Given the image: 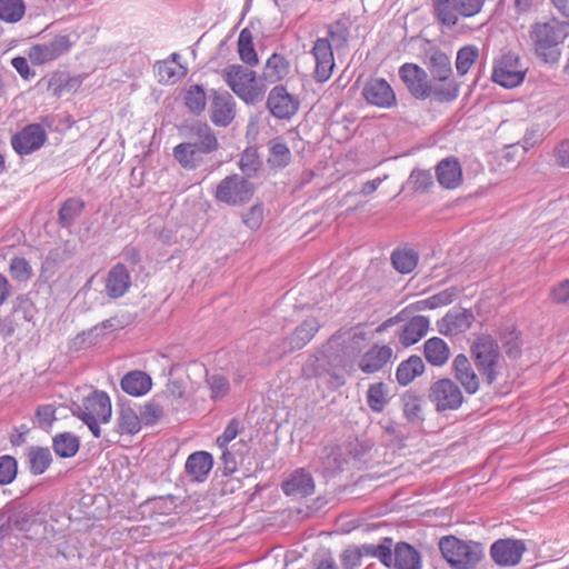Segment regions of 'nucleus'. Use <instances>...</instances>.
<instances>
[{
    "label": "nucleus",
    "instance_id": "obj_18",
    "mask_svg": "<svg viewBox=\"0 0 569 569\" xmlns=\"http://www.w3.org/2000/svg\"><path fill=\"white\" fill-rule=\"evenodd\" d=\"M393 350L390 346L375 343L359 360V369L365 373L380 371L392 358Z\"/></svg>",
    "mask_w": 569,
    "mask_h": 569
},
{
    "label": "nucleus",
    "instance_id": "obj_20",
    "mask_svg": "<svg viewBox=\"0 0 569 569\" xmlns=\"http://www.w3.org/2000/svg\"><path fill=\"white\" fill-rule=\"evenodd\" d=\"M131 286V277L123 263L114 264L108 272L106 279V293L111 299H117L126 295Z\"/></svg>",
    "mask_w": 569,
    "mask_h": 569
},
{
    "label": "nucleus",
    "instance_id": "obj_21",
    "mask_svg": "<svg viewBox=\"0 0 569 569\" xmlns=\"http://www.w3.org/2000/svg\"><path fill=\"white\" fill-rule=\"evenodd\" d=\"M184 130V136L194 139L193 143H198L204 153H211L218 149V139L207 122L196 120L187 126Z\"/></svg>",
    "mask_w": 569,
    "mask_h": 569
},
{
    "label": "nucleus",
    "instance_id": "obj_37",
    "mask_svg": "<svg viewBox=\"0 0 569 569\" xmlns=\"http://www.w3.org/2000/svg\"><path fill=\"white\" fill-rule=\"evenodd\" d=\"M419 254L413 249H396L391 254L392 266L400 273H410L418 264Z\"/></svg>",
    "mask_w": 569,
    "mask_h": 569
},
{
    "label": "nucleus",
    "instance_id": "obj_24",
    "mask_svg": "<svg viewBox=\"0 0 569 569\" xmlns=\"http://www.w3.org/2000/svg\"><path fill=\"white\" fill-rule=\"evenodd\" d=\"M281 489L287 496L308 497L315 492V481L305 469H297L282 482Z\"/></svg>",
    "mask_w": 569,
    "mask_h": 569
},
{
    "label": "nucleus",
    "instance_id": "obj_4",
    "mask_svg": "<svg viewBox=\"0 0 569 569\" xmlns=\"http://www.w3.org/2000/svg\"><path fill=\"white\" fill-rule=\"evenodd\" d=\"M377 559L391 569H421V553L410 543L400 541L395 545L391 538H383L378 543Z\"/></svg>",
    "mask_w": 569,
    "mask_h": 569
},
{
    "label": "nucleus",
    "instance_id": "obj_22",
    "mask_svg": "<svg viewBox=\"0 0 569 569\" xmlns=\"http://www.w3.org/2000/svg\"><path fill=\"white\" fill-rule=\"evenodd\" d=\"M437 180L446 189H455L462 182V169L455 157L442 159L436 167Z\"/></svg>",
    "mask_w": 569,
    "mask_h": 569
},
{
    "label": "nucleus",
    "instance_id": "obj_32",
    "mask_svg": "<svg viewBox=\"0 0 569 569\" xmlns=\"http://www.w3.org/2000/svg\"><path fill=\"white\" fill-rule=\"evenodd\" d=\"M289 71L288 60L279 53H272L266 61L261 78L269 83H274L287 77Z\"/></svg>",
    "mask_w": 569,
    "mask_h": 569
},
{
    "label": "nucleus",
    "instance_id": "obj_61",
    "mask_svg": "<svg viewBox=\"0 0 569 569\" xmlns=\"http://www.w3.org/2000/svg\"><path fill=\"white\" fill-rule=\"evenodd\" d=\"M457 3L459 14L463 17H472L480 12L483 0H453Z\"/></svg>",
    "mask_w": 569,
    "mask_h": 569
},
{
    "label": "nucleus",
    "instance_id": "obj_14",
    "mask_svg": "<svg viewBox=\"0 0 569 569\" xmlns=\"http://www.w3.org/2000/svg\"><path fill=\"white\" fill-rule=\"evenodd\" d=\"M46 140L47 132L43 127L39 123H31L12 137L11 144L17 153L30 154L40 149Z\"/></svg>",
    "mask_w": 569,
    "mask_h": 569
},
{
    "label": "nucleus",
    "instance_id": "obj_29",
    "mask_svg": "<svg viewBox=\"0 0 569 569\" xmlns=\"http://www.w3.org/2000/svg\"><path fill=\"white\" fill-rule=\"evenodd\" d=\"M29 470L33 476L44 473L52 462V455L47 447L31 446L26 450Z\"/></svg>",
    "mask_w": 569,
    "mask_h": 569
},
{
    "label": "nucleus",
    "instance_id": "obj_5",
    "mask_svg": "<svg viewBox=\"0 0 569 569\" xmlns=\"http://www.w3.org/2000/svg\"><path fill=\"white\" fill-rule=\"evenodd\" d=\"M471 356L481 377L492 385L502 369V357L491 336H480L471 345Z\"/></svg>",
    "mask_w": 569,
    "mask_h": 569
},
{
    "label": "nucleus",
    "instance_id": "obj_58",
    "mask_svg": "<svg viewBox=\"0 0 569 569\" xmlns=\"http://www.w3.org/2000/svg\"><path fill=\"white\" fill-rule=\"evenodd\" d=\"M502 346L509 358L516 359L521 353V343L519 335L515 331H511L503 336Z\"/></svg>",
    "mask_w": 569,
    "mask_h": 569
},
{
    "label": "nucleus",
    "instance_id": "obj_44",
    "mask_svg": "<svg viewBox=\"0 0 569 569\" xmlns=\"http://www.w3.org/2000/svg\"><path fill=\"white\" fill-rule=\"evenodd\" d=\"M479 58V49L475 44L461 47L457 52L456 69L459 76H465Z\"/></svg>",
    "mask_w": 569,
    "mask_h": 569
},
{
    "label": "nucleus",
    "instance_id": "obj_47",
    "mask_svg": "<svg viewBox=\"0 0 569 569\" xmlns=\"http://www.w3.org/2000/svg\"><path fill=\"white\" fill-rule=\"evenodd\" d=\"M270 157L268 162L272 167L284 168L291 161V152L287 143L279 140H271L269 142Z\"/></svg>",
    "mask_w": 569,
    "mask_h": 569
},
{
    "label": "nucleus",
    "instance_id": "obj_49",
    "mask_svg": "<svg viewBox=\"0 0 569 569\" xmlns=\"http://www.w3.org/2000/svg\"><path fill=\"white\" fill-rule=\"evenodd\" d=\"M9 272L13 280L27 282L33 276L29 261L22 257H13L9 262Z\"/></svg>",
    "mask_w": 569,
    "mask_h": 569
},
{
    "label": "nucleus",
    "instance_id": "obj_33",
    "mask_svg": "<svg viewBox=\"0 0 569 569\" xmlns=\"http://www.w3.org/2000/svg\"><path fill=\"white\" fill-rule=\"evenodd\" d=\"M378 549V543H363L359 547L347 548L341 553V563L343 569H357L361 565L362 557L377 558V552L372 550Z\"/></svg>",
    "mask_w": 569,
    "mask_h": 569
},
{
    "label": "nucleus",
    "instance_id": "obj_30",
    "mask_svg": "<svg viewBox=\"0 0 569 569\" xmlns=\"http://www.w3.org/2000/svg\"><path fill=\"white\" fill-rule=\"evenodd\" d=\"M428 67L435 81L443 82L452 74L450 58L440 50H433L428 54Z\"/></svg>",
    "mask_w": 569,
    "mask_h": 569
},
{
    "label": "nucleus",
    "instance_id": "obj_15",
    "mask_svg": "<svg viewBox=\"0 0 569 569\" xmlns=\"http://www.w3.org/2000/svg\"><path fill=\"white\" fill-rule=\"evenodd\" d=\"M525 551L526 545L522 540L507 538L491 545L490 556L497 565L508 567L518 565Z\"/></svg>",
    "mask_w": 569,
    "mask_h": 569
},
{
    "label": "nucleus",
    "instance_id": "obj_17",
    "mask_svg": "<svg viewBox=\"0 0 569 569\" xmlns=\"http://www.w3.org/2000/svg\"><path fill=\"white\" fill-rule=\"evenodd\" d=\"M452 371L455 378L468 395H475L479 391L480 378L467 356L459 353L455 357Z\"/></svg>",
    "mask_w": 569,
    "mask_h": 569
},
{
    "label": "nucleus",
    "instance_id": "obj_19",
    "mask_svg": "<svg viewBox=\"0 0 569 569\" xmlns=\"http://www.w3.org/2000/svg\"><path fill=\"white\" fill-rule=\"evenodd\" d=\"M475 318L468 310H451L437 322L438 331L445 336H456L467 331Z\"/></svg>",
    "mask_w": 569,
    "mask_h": 569
},
{
    "label": "nucleus",
    "instance_id": "obj_3",
    "mask_svg": "<svg viewBox=\"0 0 569 569\" xmlns=\"http://www.w3.org/2000/svg\"><path fill=\"white\" fill-rule=\"evenodd\" d=\"M439 549L446 561L455 569H473L485 557L482 543L445 536L439 540Z\"/></svg>",
    "mask_w": 569,
    "mask_h": 569
},
{
    "label": "nucleus",
    "instance_id": "obj_54",
    "mask_svg": "<svg viewBox=\"0 0 569 569\" xmlns=\"http://www.w3.org/2000/svg\"><path fill=\"white\" fill-rule=\"evenodd\" d=\"M139 415L144 425H154L163 416V409L156 400H151L140 408Z\"/></svg>",
    "mask_w": 569,
    "mask_h": 569
},
{
    "label": "nucleus",
    "instance_id": "obj_38",
    "mask_svg": "<svg viewBox=\"0 0 569 569\" xmlns=\"http://www.w3.org/2000/svg\"><path fill=\"white\" fill-rule=\"evenodd\" d=\"M435 16L438 21L447 27H453L458 22L459 11L453 0H432Z\"/></svg>",
    "mask_w": 569,
    "mask_h": 569
},
{
    "label": "nucleus",
    "instance_id": "obj_10",
    "mask_svg": "<svg viewBox=\"0 0 569 569\" xmlns=\"http://www.w3.org/2000/svg\"><path fill=\"white\" fill-rule=\"evenodd\" d=\"M210 120L217 127H228L236 118L237 103L227 90H211Z\"/></svg>",
    "mask_w": 569,
    "mask_h": 569
},
{
    "label": "nucleus",
    "instance_id": "obj_39",
    "mask_svg": "<svg viewBox=\"0 0 569 569\" xmlns=\"http://www.w3.org/2000/svg\"><path fill=\"white\" fill-rule=\"evenodd\" d=\"M388 386L385 382H376L369 386L367 403L373 412H382L389 403Z\"/></svg>",
    "mask_w": 569,
    "mask_h": 569
},
{
    "label": "nucleus",
    "instance_id": "obj_25",
    "mask_svg": "<svg viewBox=\"0 0 569 569\" xmlns=\"http://www.w3.org/2000/svg\"><path fill=\"white\" fill-rule=\"evenodd\" d=\"M213 467V458L207 451L191 453L184 463V471L191 480L202 482Z\"/></svg>",
    "mask_w": 569,
    "mask_h": 569
},
{
    "label": "nucleus",
    "instance_id": "obj_62",
    "mask_svg": "<svg viewBox=\"0 0 569 569\" xmlns=\"http://www.w3.org/2000/svg\"><path fill=\"white\" fill-rule=\"evenodd\" d=\"M56 58L60 57L70 49V40L68 36H56L49 42H46Z\"/></svg>",
    "mask_w": 569,
    "mask_h": 569
},
{
    "label": "nucleus",
    "instance_id": "obj_50",
    "mask_svg": "<svg viewBox=\"0 0 569 569\" xmlns=\"http://www.w3.org/2000/svg\"><path fill=\"white\" fill-rule=\"evenodd\" d=\"M18 473V462L9 455L0 456V486L13 482Z\"/></svg>",
    "mask_w": 569,
    "mask_h": 569
},
{
    "label": "nucleus",
    "instance_id": "obj_48",
    "mask_svg": "<svg viewBox=\"0 0 569 569\" xmlns=\"http://www.w3.org/2000/svg\"><path fill=\"white\" fill-rule=\"evenodd\" d=\"M349 19L342 18L328 26V36L336 49L345 47L350 34Z\"/></svg>",
    "mask_w": 569,
    "mask_h": 569
},
{
    "label": "nucleus",
    "instance_id": "obj_26",
    "mask_svg": "<svg viewBox=\"0 0 569 569\" xmlns=\"http://www.w3.org/2000/svg\"><path fill=\"white\" fill-rule=\"evenodd\" d=\"M319 329L320 323L317 318H307L288 337L289 350L302 349L315 337Z\"/></svg>",
    "mask_w": 569,
    "mask_h": 569
},
{
    "label": "nucleus",
    "instance_id": "obj_1",
    "mask_svg": "<svg viewBox=\"0 0 569 569\" xmlns=\"http://www.w3.org/2000/svg\"><path fill=\"white\" fill-rule=\"evenodd\" d=\"M569 23L556 18L537 21L529 29V39L537 57L547 64H556L561 56V44L568 37Z\"/></svg>",
    "mask_w": 569,
    "mask_h": 569
},
{
    "label": "nucleus",
    "instance_id": "obj_23",
    "mask_svg": "<svg viewBox=\"0 0 569 569\" xmlns=\"http://www.w3.org/2000/svg\"><path fill=\"white\" fill-rule=\"evenodd\" d=\"M429 326L430 321L426 316H415L410 318L398 332L399 342L403 347H410L417 343L426 336Z\"/></svg>",
    "mask_w": 569,
    "mask_h": 569
},
{
    "label": "nucleus",
    "instance_id": "obj_64",
    "mask_svg": "<svg viewBox=\"0 0 569 569\" xmlns=\"http://www.w3.org/2000/svg\"><path fill=\"white\" fill-rule=\"evenodd\" d=\"M551 296L555 302L565 303L569 300V280L561 281L551 291Z\"/></svg>",
    "mask_w": 569,
    "mask_h": 569
},
{
    "label": "nucleus",
    "instance_id": "obj_56",
    "mask_svg": "<svg viewBox=\"0 0 569 569\" xmlns=\"http://www.w3.org/2000/svg\"><path fill=\"white\" fill-rule=\"evenodd\" d=\"M29 58L34 64H43L57 59L47 43L32 46L29 51Z\"/></svg>",
    "mask_w": 569,
    "mask_h": 569
},
{
    "label": "nucleus",
    "instance_id": "obj_34",
    "mask_svg": "<svg viewBox=\"0 0 569 569\" xmlns=\"http://www.w3.org/2000/svg\"><path fill=\"white\" fill-rule=\"evenodd\" d=\"M141 429V419L131 407L121 405L117 416V432L134 435Z\"/></svg>",
    "mask_w": 569,
    "mask_h": 569
},
{
    "label": "nucleus",
    "instance_id": "obj_52",
    "mask_svg": "<svg viewBox=\"0 0 569 569\" xmlns=\"http://www.w3.org/2000/svg\"><path fill=\"white\" fill-rule=\"evenodd\" d=\"M33 523L31 515L26 510H14L8 516L7 525L11 530L29 531Z\"/></svg>",
    "mask_w": 569,
    "mask_h": 569
},
{
    "label": "nucleus",
    "instance_id": "obj_40",
    "mask_svg": "<svg viewBox=\"0 0 569 569\" xmlns=\"http://www.w3.org/2000/svg\"><path fill=\"white\" fill-rule=\"evenodd\" d=\"M83 207L84 202L79 198L67 199L58 212V219L61 227H71L76 219L81 214Z\"/></svg>",
    "mask_w": 569,
    "mask_h": 569
},
{
    "label": "nucleus",
    "instance_id": "obj_46",
    "mask_svg": "<svg viewBox=\"0 0 569 569\" xmlns=\"http://www.w3.org/2000/svg\"><path fill=\"white\" fill-rule=\"evenodd\" d=\"M24 12L23 0H0V20L16 23L22 19Z\"/></svg>",
    "mask_w": 569,
    "mask_h": 569
},
{
    "label": "nucleus",
    "instance_id": "obj_51",
    "mask_svg": "<svg viewBox=\"0 0 569 569\" xmlns=\"http://www.w3.org/2000/svg\"><path fill=\"white\" fill-rule=\"evenodd\" d=\"M206 382L213 400L224 397L229 392V381L220 373H207Z\"/></svg>",
    "mask_w": 569,
    "mask_h": 569
},
{
    "label": "nucleus",
    "instance_id": "obj_28",
    "mask_svg": "<svg viewBox=\"0 0 569 569\" xmlns=\"http://www.w3.org/2000/svg\"><path fill=\"white\" fill-rule=\"evenodd\" d=\"M120 385L126 393L133 397H140L151 389L152 381L146 372L134 370L124 375Z\"/></svg>",
    "mask_w": 569,
    "mask_h": 569
},
{
    "label": "nucleus",
    "instance_id": "obj_43",
    "mask_svg": "<svg viewBox=\"0 0 569 569\" xmlns=\"http://www.w3.org/2000/svg\"><path fill=\"white\" fill-rule=\"evenodd\" d=\"M238 53L242 62L250 67L258 64V56L253 47L252 34L248 29L241 30L238 38Z\"/></svg>",
    "mask_w": 569,
    "mask_h": 569
},
{
    "label": "nucleus",
    "instance_id": "obj_45",
    "mask_svg": "<svg viewBox=\"0 0 569 569\" xmlns=\"http://www.w3.org/2000/svg\"><path fill=\"white\" fill-rule=\"evenodd\" d=\"M430 97H433L439 102H450L457 99L459 94L458 83L449 79L441 83H429Z\"/></svg>",
    "mask_w": 569,
    "mask_h": 569
},
{
    "label": "nucleus",
    "instance_id": "obj_2",
    "mask_svg": "<svg viewBox=\"0 0 569 569\" xmlns=\"http://www.w3.org/2000/svg\"><path fill=\"white\" fill-rule=\"evenodd\" d=\"M222 78L246 104H256L263 100L267 87L256 71L241 64H230L222 70Z\"/></svg>",
    "mask_w": 569,
    "mask_h": 569
},
{
    "label": "nucleus",
    "instance_id": "obj_57",
    "mask_svg": "<svg viewBox=\"0 0 569 569\" xmlns=\"http://www.w3.org/2000/svg\"><path fill=\"white\" fill-rule=\"evenodd\" d=\"M242 430V426L240 421L236 418L231 419L230 422L224 428L223 432L217 438L216 442L218 447H227L229 443L236 439V437Z\"/></svg>",
    "mask_w": 569,
    "mask_h": 569
},
{
    "label": "nucleus",
    "instance_id": "obj_55",
    "mask_svg": "<svg viewBox=\"0 0 569 569\" xmlns=\"http://www.w3.org/2000/svg\"><path fill=\"white\" fill-rule=\"evenodd\" d=\"M410 182L416 191L425 192L433 184L430 171L416 169L410 174Z\"/></svg>",
    "mask_w": 569,
    "mask_h": 569
},
{
    "label": "nucleus",
    "instance_id": "obj_16",
    "mask_svg": "<svg viewBox=\"0 0 569 569\" xmlns=\"http://www.w3.org/2000/svg\"><path fill=\"white\" fill-rule=\"evenodd\" d=\"M316 60L315 79L318 82H326L332 74L335 58L332 44L328 38H318L312 48Z\"/></svg>",
    "mask_w": 569,
    "mask_h": 569
},
{
    "label": "nucleus",
    "instance_id": "obj_42",
    "mask_svg": "<svg viewBox=\"0 0 569 569\" xmlns=\"http://www.w3.org/2000/svg\"><path fill=\"white\" fill-rule=\"evenodd\" d=\"M183 100L188 110L196 116H199L206 109L207 96L202 86H190L184 92Z\"/></svg>",
    "mask_w": 569,
    "mask_h": 569
},
{
    "label": "nucleus",
    "instance_id": "obj_8",
    "mask_svg": "<svg viewBox=\"0 0 569 569\" xmlns=\"http://www.w3.org/2000/svg\"><path fill=\"white\" fill-rule=\"evenodd\" d=\"M428 398L438 412L457 410L463 403L460 387L449 378L433 382L429 388Z\"/></svg>",
    "mask_w": 569,
    "mask_h": 569
},
{
    "label": "nucleus",
    "instance_id": "obj_35",
    "mask_svg": "<svg viewBox=\"0 0 569 569\" xmlns=\"http://www.w3.org/2000/svg\"><path fill=\"white\" fill-rule=\"evenodd\" d=\"M425 371V363L419 356H410L397 369L396 378L401 386H407Z\"/></svg>",
    "mask_w": 569,
    "mask_h": 569
},
{
    "label": "nucleus",
    "instance_id": "obj_13",
    "mask_svg": "<svg viewBox=\"0 0 569 569\" xmlns=\"http://www.w3.org/2000/svg\"><path fill=\"white\" fill-rule=\"evenodd\" d=\"M399 77L416 99L430 98V80L422 68L413 63H405L399 68Z\"/></svg>",
    "mask_w": 569,
    "mask_h": 569
},
{
    "label": "nucleus",
    "instance_id": "obj_53",
    "mask_svg": "<svg viewBox=\"0 0 569 569\" xmlns=\"http://www.w3.org/2000/svg\"><path fill=\"white\" fill-rule=\"evenodd\" d=\"M238 445L246 446L243 441H239ZM237 443H234L231 448L229 446L227 447H219L221 449V461H222V473L223 476H230L238 469V462H237V452L232 450Z\"/></svg>",
    "mask_w": 569,
    "mask_h": 569
},
{
    "label": "nucleus",
    "instance_id": "obj_59",
    "mask_svg": "<svg viewBox=\"0 0 569 569\" xmlns=\"http://www.w3.org/2000/svg\"><path fill=\"white\" fill-rule=\"evenodd\" d=\"M403 412L410 421L418 419L421 412L420 399L415 395L407 393L403 397Z\"/></svg>",
    "mask_w": 569,
    "mask_h": 569
},
{
    "label": "nucleus",
    "instance_id": "obj_60",
    "mask_svg": "<svg viewBox=\"0 0 569 569\" xmlns=\"http://www.w3.org/2000/svg\"><path fill=\"white\" fill-rule=\"evenodd\" d=\"M457 297V289L451 287L447 288L431 297H429V306H431V309H436L438 307L447 306L453 302V300Z\"/></svg>",
    "mask_w": 569,
    "mask_h": 569
},
{
    "label": "nucleus",
    "instance_id": "obj_9",
    "mask_svg": "<svg viewBox=\"0 0 569 569\" xmlns=\"http://www.w3.org/2000/svg\"><path fill=\"white\" fill-rule=\"evenodd\" d=\"M526 70L515 53H505L493 67L491 79L505 88H515L525 79Z\"/></svg>",
    "mask_w": 569,
    "mask_h": 569
},
{
    "label": "nucleus",
    "instance_id": "obj_36",
    "mask_svg": "<svg viewBox=\"0 0 569 569\" xmlns=\"http://www.w3.org/2000/svg\"><path fill=\"white\" fill-rule=\"evenodd\" d=\"M52 447L59 457L71 458L77 455L80 441L74 435L70 432H62L53 437Z\"/></svg>",
    "mask_w": 569,
    "mask_h": 569
},
{
    "label": "nucleus",
    "instance_id": "obj_11",
    "mask_svg": "<svg viewBox=\"0 0 569 569\" xmlns=\"http://www.w3.org/2000/svg\"><path fill=\"white\" fill-rule=\"evenodd\" d=\"M299 100L290 94L283 86L273 87L267 98L270 113L280 120L291 119L299 110Z\"/></svg>",
    "mask_w": 569,
    "mask_h": 569
},
{
    "label": "nucleus",
    "instance_id": "obj_12",
    "mask_svg": "<svg viewBox=\"0 0 569 569\" xmlns=\"http://www.w3.org/2000/svg\"><path fill=\"white\" fill-rule=\"evenodd\" d=\"M361 94L367 103L378 108L390 109L397 104L392 87L382 78L369 79L365 83Z\"/></svg>",
    "mask_w": 569,
    "mask_h": 569
},
{
    "label": "nucleus",
    "instance_id": "obj_63",
    "mask_svg": "<svg viewBox=\"0 0 569 569\" xmlns=\"http://www.w3.org/2000/svg\"><path fill=\"white\" fill-rule=\"evenodd\" d=\"M54 413L52 405H42L37 408L36 417L41 426H50L56 420Z\"/></svg>",
    "mask_w": 569,
    "mask_h": 569
},
{
    "label": "nucleus",
    "instance_id": "obj_27",
    "mask_svg": "<svg viewBox=\"0 0 569 569\" xmlns=\"http://www.w3.org/2000/svg\"><path fill=\"white\" fill-rule=\"evenodd\" d=\"M202 154L206 153L198 143L182 142L173 148L174 159L182 168L188 170L196 169L200 164Z\"/></svg>",
    "mask_w": 569,
    "mask_h": 569
},
{
    "label": "nucleus",
    "instance_id": "obj_7",
    "mask_svg": "<svg viewBox=\"0 0 569 569\" xmlns=\"http://www.w3.org/2000/svg\"><path fill=\"white\" fill-rule=\"evenodd\" d=\"M254 192L253 184L240 174H230L217 186L214 198L228 206H240L250 201Z\"/></svg>",
    "mask_w": 569,
    "mask_h": 569
},
{
    "label": "nucleus",
    "instance_id": "obj_31",
    "mask_svg": "<svg viewBox=\"0 0 569 569\" xmlns=\"http://www.w3.org/2000/svg\"><path fill=\"white\" fill-rule=\"evenodd\" d=\"M423 355L430 365L441 367L448 361L450 349L445 340L432 337L425 342Z\"/></svg>",
    "mask_w": 569,
    "mask_h": 569
},
{
    "label": "nucleus",
    "instance_id": "obj_6",
    "mask_svg": "<svg viewBox=\"0 0 569 569\" xmlns=\"http://www.w3.org/2000/svg\"><path fill=\"white\" fill-rule=\"evenodd\" d=\"M72 413L88 426L93 437L99 438L101 436L99 423H107L111 418L110 398L104 391L94 390L83 399L81 406L72 409Z\"/></svg>",
    "mask_w": 569,
    "mask_h": 569
},
{
    "label": "nucleus",
    "instance_id": "obj_41",
    "mask_svg": "<svg viewBox=\"0 0 569 569\" xmlns=\"http://www.w3.org/2000/svg\"><path fill=\"white\" fill-rule=\"evenodd\" d=\"M187 69L177 63L172 64V61L163 60L154 66V72L160 83H174L186 74Z\"/></svg>",
    "mask_w": 569,
    "mask_h": 569
}]
</instances>
